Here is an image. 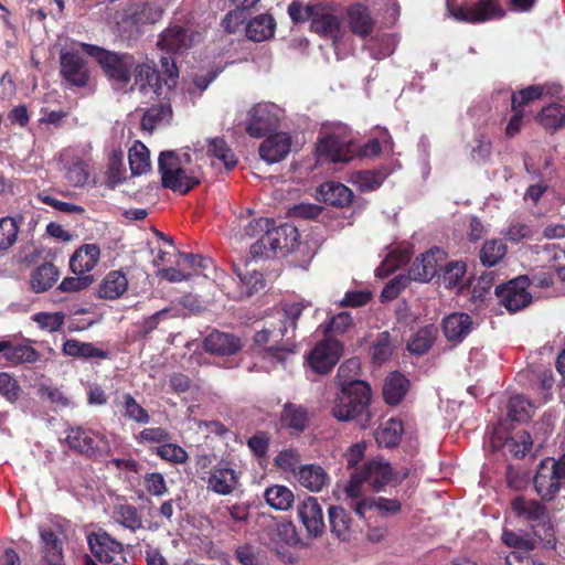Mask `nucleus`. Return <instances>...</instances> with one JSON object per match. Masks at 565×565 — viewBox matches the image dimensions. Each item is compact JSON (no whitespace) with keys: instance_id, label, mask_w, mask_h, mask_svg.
I'll list each match as a JSON object with an SVG mask.
<instances>
[{"instance_id":"1","label":"nucleus","mask_w":565,"mask_h":565,"mask_svg":"<svg viewBox=\"0 0 565 565\" xmlns=\"http://www.w3.org/2000/svg\"><path fill=\"white\" fill-rule=\"evenodd\" d=\"M370 401L371 387L366 382L353 380L342 383L333 402L332 415L340 422L353 419L366 422L370 417Z\"/></svg>"},{"instance_id":"2","label":"nucleus","mask_w":565,"mask_h":565,"mask_svg":"<svg viewBox=\"0 0 565 565\" xmlns=\"http://www.w3.org/2000/svg\"><path fill=\"white\" fill-rule=\"evenodd\" d=\"M311 306L308 301H299L286 305L281 309L275 310L264 320L263 328L257 330L254 337L256 345L275 344L285 337L294 338L297 321L306 307Z\"/></svg>"},{"instance_id":"3","label":"nucleus","mask_w":565,"mask_h":565,"mask_svg":"<svg viewBox=\"0 0 565 565\" xmlns=\"http://www.w3.org/2000/svg\"><path fill=\"white\" fill-rule=\"evenodd\" d=\"M190 156H178L174 151H164L159 157V171L162 185L180 194L188 193L201 181L199 171L189 169Z\"/></svg>"},{"instance_id":"4","label":"nucleus","mask_w":565,"mask_h":565,"mask_svg":"<svg viewBox=\"0 0 565 565\" xmlns=\"http://www.w3.org/2000/svg\"><path fill=\"white\" fill-rule=\"evenodd\" d=\"M78 45L88 56L98 62L115 88H127L136 63L132 55L114 53L87 43Z\"/></svg>"},{"instance_id":"5","label":"nucleus","mask_w":565,"mask_h":565,"mask_svg":"<svg viewBox=\"0 0 565 565\" xmlns=\"http://www.w3.org/2000/svg\"><path fill=\"white\" fill-rule=\"evenodd\" d=\"M57 169L65 181L74 186H84L89 180V150L85 147H67L56 157Z\"/></svg>"},{"instance_id":"6","label":"nucleus","mask_w":565,"mask_h":565,"mask_svg":"<svg viewBox=\"0 0 565 565\" xmlns=\"http://www.w3.org/2000/svg\"><path fill=\"white\" fill-rule=\"evenodd\" d=\"M298 236V230L294 225L285 224L278 227L273 225L250 246V254L253 257H273L277 252L289 253L296 248Z\"/></svg>"},{"instance_id":"7","label":"nucleus","mask_w":565,"mask_h":565,"mask_svg":"<svg viewBox=\"0 0 565 565\" xmlns=\"http://www.w3.org/2000/svg\"><path fill=\"white\" fill-rule=\"evenodd\" d=\"M511 509L518 518L531 524L534 536L547 543L552 541L553 529L541 503L518 497L511 502Z\"/></svg>"},{"instance_id":"8","label":"nucleus","mask_w":565,"mask_h":565,"mask_svg":"<svg viewBox=\"0 0 565 565\" xmlns=\"http://www.w3.org/2000/svg\"><path fill=\"white\" fill-rule=\"evenodd\" d=\"M64 441L71 449L94 457L108 455L111 449L105 435L82 427L68 429Z\"/></svg>"},{"instance_id":"9","label":"nucleus","mask_w":565,"mask_h":565,"mask_svg":"<svg viewBox=\"0 0 565 565\" xmlns=\"http://www.w3.org/2000/svg\"><path fill=\"white\" fill-rule=\"evenodd\" d=\"M284 118V110L271 103L258 104L249 111L246 131L249 136L259 138L278 126Z\"/></svg>"},{"instance_id":"10","label":"nucleus","mask_w":565,"mask_h":565,"mask_svg":"<svg viewBox=\"0 0 565 565\" xmlns=\"http://www.w3.org/2000/svg\"><path fill=\"white\" fill-rule=\"evenodd\" d=\"M342 355V344L338 340L327 338L318 342L307 356L308 365L319 374L333 369Z\"/></svg>"},{"instance_id":"11","label":"nucleus","mask_w":565,"mask_h":565,"mask_svg":"<svg viewBox=\"0 0 565 565\" xmlns=\"http://www.w3.org/2000/svg\"><path fill=\"white\" fill-rule=\"evenodd\" d=\"M93 555L103 564H125L124 546L106 532H95L87 537Z\"/></svg>"},{"instance_id":"12","label":"nucleus","mask_w":565,"mask_h":565,"mask_svg":"<svg viewBox=\"0 0 565 565\" xmlns=\"http://www.w3.org/2000/svg\"><path fill=\"white\" fill-rule=\"evenodd\" d=\"M529 280L526 277L521 276L510 280L505 285L498 286L495 294L501 302L510 312H515L531 302V295L526 290Z\"/></svg>"},{"instance_id":"13","label":"nucleus","mask_w":565,"mask_h":565,"mask_svg":"<svg viewBox=\"0 0 565 565\" xmlns=\"http://www.w3.org/2000/svg\"><path fill=\"white\" fill-rule=\"evenodd\" d=\"M175 267L163 268L159 274L171 282L188 280L193 276L201 275L209 267L211 262L193 254H179Z\"/></svg>"},{"instance_id":"14","label":"nucleus","mask_w":565,"mask_h":565,"mask_svg":"<svg viewBox=\"0 0 565 565\" xmlns=\"http://www.w3.org/2000/svg\"><path fill=\"white\" fill-rule=\"evenodd\" d=\"M317 151L320 157L333 162H341L351 160L358 151V147L348 138L332 132L320 138Z\"/></svg>"},{"instance_id":"15","label":"nucleus","mask_w":565,"mask_h":565,"mask_svg":"<svg viewBox=\"0 0 565 565\" xmlns=\"http://www.w3.org/2000/svg\"><path fill=\"white\" fill-rule=\"evenodd\" d=\"M448 10L456 20L470 23L484 22L504 14L502 8L493 0H481L470 7L454 9L448 4Z\"/></svg>"},{"instance_id":"16","label":"nucleus","mask_w":565,"mask_h":565,"mask_svg":"<svg viewBox=\"0 0 565 565\" xmlns=\"http://www.w3.org/2000/svg\"><path fill=\"white\" fill-rule=\"evenodd\" d=\"M553 458H546L541 461L534 477V487L537 494L543 500H552L561 489L563 480L559 473L555 470Z\"/></svg>"},{"instance_id":"17","label":"nucleus","mask_w":565,"mask_h":565,"mask_svg":"<svg viewBox=\"0 0 565 565\" xmlns=\"http://www.w3.org/2000/svg\"><path fill=\"white\" fill-rule=\"evenodd\" d=\"M78 44H75L71 51L62 52L61 73L70 84L83 87L89 79V72L85 61L78 54L77 47H81Z\"/></svg>"},{"instance_id":"18","label":"nucleus","mask_w":565,"mask_h":565,"mask_svg":"<svg viewBox=\"0 0 565 565\" xmlns=\"http://www.w3.org/2000/svg\"><path fill=\"white\" fill-rule=\"evenodd\" d=\"M445 259L446 253L443 249L438 247L430 248L413 263L408 278L419 282L429 281L437 274Z\"/></svg>"},{"instance_id":"19","label":"nucleus","mask_w":565,"mask_h":565,"mask_svg":"<svg viewBox=\"0 0 565 565\" xmlns=\"http://www.w3.org/2000/svg\"><path fill=\"white\" fill-rule=\"evenodd\" d=\"M311 29L322 36L337 41L341 35V20L332 7L316 4Z\"/></svg>"},{"instance_id":"20","label":"nucleus","mask_w":565,"mask_h":565,"mask_svg":"<svg viewBox=\"0 0 565 565\" xmlns=\"http://www.w3.org/2000/svg\"><path fill=\"white\" fill-rule=\"evenodd\" d=\"M131 76L134 84L129 87L130 92L138 89L140 93H152L156 96L162 94L161 77L152 63H135Z\"/></svg>"},{"instance_id":"21","label":"nucleus","mask_w":565,"mask_h":565,"mask_svg":"<svg viewBox=\"0 0 565 565\" xmlns=\"http://www.w3.org/2000/svg\"><path fill=\"white\" fill-rule=\"evenodd\" d=\"M194 42L193 33L179 25L166 29L157 42L158 47L168 55L181 54L189 50Z\"/></svg>"},{"instance_id":"22","label":"nucleus","mask_w":565,"mask_h":565,"mask_svg":"<svg viewBox=\"0 0 565 565\" xmlns=\"http://www.w3.org/2000/svg\"><path fill=\"white\" fill-rule=\"evenodd\" d=\"M207 489L220 494H232L239 486V475L226 463L215 466L206 480Z\"/></svg>"},{"instance_id":"23","label":"nucleus","mask_w":565,"mask_h":565,"mask_svg":"<svg viewBox=\"0 0 565 565\" xmlns=\"http://www.w3.org/2000/svg\"><path fill=\"white\" fill-rule=\"evenodd\" d=\"M298 516L309 535L319 536L324 529L323 513L318 500L306 498L297 508Z\"/></svg>"},{"instance_id":"24","label":"nucleus","mask_w":565,"mask_h":565,"mask_svg":"<svg viewBox=\"0 0 565 565\" xmlns=\"http://www.w3.org/2000/svg\"><path fill=\"white\" fill-rule=\"evenodd\" d=\"M291 150V138L286 132H277L267 137L259 146V156L267 163L284 160Z\"/></svg>"},{"instance_id":"25","label":"nucleus","mask_w":565,"mask_h":565,"mask_svg":"<svg viewBox=\"0 0 565 565\" xmlns=\"http://www.w3.org/2000/svg\"><path fill=\"white\" fill-rule=\"evenodd\" d=\"M235 274L239 279V284L237 290L227 292L231 298L241 300L264 288L263 275L255 268L248 269V264H245L243 268L236 266Z\"/></svg>"},{"instance_id":"26","label":"nucleus","mask_w":565,"mask_h":565,"mask_svg":"<svg viewBox=\"0 0 565 565\" xmlns=\"http://www.w3.org/2000/svg\"><path fill=\"white\" fill-rule=\"evenodd\" d=\"M472 329V318L463 312L451 313L443 321V331L449 342L460 343Z\"/></svg>"},{"instance_id":"27","label":"nucleus","mask_w":565,"mask_h":565,"mask_svg":"<svg viewBox=\"0 0 565 565\" xmlns=\"http://www.w3.org/2000/svg\"><path fill=\"white\" fill-rule=\"evenodd\" d=\"M204 349L221 356L232 355L242 349V342L233 334L213 331L204 339Z\"/></svg>"},{"instance_id":"28","label":"nucleus","mask_w":565,"mask_h":565,"mask_svg":"<svg viewBox=\"0 0 565 565\" xmlns=\"http://www.w3.org/2000/svg\"><path fill=\"white\" fill-rule=\"evenodd\" d=\"M353 507L354 512L360 518H367L369 513H377L381 515L396 514L401 510V503L394 499L386 498H363L358 501Z\"/></svg>"},{"instance_id":"29","label":"nucleus","mask_w":565,"mask_h":565,"mask_svg":"<svg viewBox=\"0 0 565 565\" xmlns=\"http://www.w3.org/2000/svg\"><path fill=\"white\" fill-rule=\"evenodd\" d=\"M363 480L373 489L381 490L392 481L393 471L388 462L382 459L369 461L360 472Z\"/></svg>"},{"instance_id":"30","label":"nucleus","mask_w":565,"mask_h":565,"mask_svg":"<svg viewBox=\"0 0 565 565\" xmlns=\"http://www.w3.org/2000/svg\"><path fill=\"white\" fill-rule=\"evenodd\" d=\"M206 154L213 166H223L226 170H232L237 164L234 151L221 137L206 140Z\"/></svg>"},{"instance_id":"31","label":"nucleus","mask_w":565,"mask_h":565,"mask_svg":"<svg viewBox=\"0 0 565 565\" xmlns=\"http://www.w3.org/2000/svg\"><path fill=\"white\" fill-rule=\"evenodd\" d=\"M125 17L134 24L154 23L162 17V9L153 1H136L125 10Z\"/></svg>"},{"instance_id":"32","label":"nucleus","mask_w":565,"mask_h":565,"mask_svg":"<svg viewBox=\"0 0 565 565\" xmlns=\"http://www.w3.org/2000/svg\"><path fill=\"white\" fill-rule=\"evenodd\" d=\"M100 249L95 244L79 247L70 259L71 270L75 275H84L94 269L99 259Z\"/></svg>"},{"instance_id":"33","label":"nucleus","mask_w":565,"mask_h":565,"mask_svg":"<svg viewBox=\"0 0 565 565\" xmlns=\"http://www.w3.org/2000/svg\"><path fill=\"white\" fill-rule=\"evenodd\" d=\"M347 17L352 32L359 36H366L372 33L374 20L369 8L362 3L351 4L347 9Z\"/></svg>"},{"instance_id":"34","label":"nucleus","mask_w":565,"mask_h":565,"mask_svg":"<svg viewBox=\"0 0 565 565\" xmlns=\"http://www.w3.org/2000/svg\"><path fill=\"white\" fill-rule=\"evenodd\" d=\"M296 478L301 487L311 492H319L327 484L329 477L324 469L315 463L299 467Z\"/></svg>"},{"instance_id":"35","label":"nucleus","mask_w":565,"mask_h":565,"mask_svg":"<svg viewBox=\"0 0 565 565\" xmlns=\"http://www.w3.org/2000/svg\"><path fill=\"white\" fill-rule=\"evenodd\" d=\"M127 288L128 280L126 276L120 271L113 270L102 280L98 288V295L100 298L113 300L124 295Z\"/></svg>"},{"instance_id":"36","label":"nucleus","mask_w":565,"mask_h":565,"mask_svg":"<svg viewBox=\"0 0 565 565\" xmlns=\"http://www.w3.org/2000/svg\"><path fill=\"white\" fill-rule=\"evenodd\" d=\"M264 499L270 508L277 511H287L292 507L295 495L288 487L273 484L265 489Z\"/></svg>"},{"instance_id":"37","label":"nucleus","mask_w":565,"mask_h":565,"mask_svg":"<svg viewBox=\"0 0 565 565\" xmlns=\"http://www.w3.org/2000/svg\"><path fill=\"white\" fill-rule=\"evenodd\" d=\"M320 198L328 204L344 206L352 200V191L342 183L326 182L319 188Z\"/></svg>"},{"instance_id":"38","label":"nucleus","mask_w":565,"mask_h":565,"mask_svg":"<svg viewBox=\"0 0 565 565\" xmlns=\"http://www.w3.org/2000/svg\"><path fill=\"white\" fill-rule=\"evenodd\" d=\"M275 32V21L268 14H260L252 20L246 25V35L254 42H262L270 39Z\"/></svg>"},{"instance_id":"39","label":"nucleus","mask_w":565,"mask_h":565,"mask_svg":"<svg viewBox=\"0 0 565 565\" xmlns=\"http://www.w3.org/2000/svg\"><path fill=\"white\" fill-rule=\"evenodd\" d=\"M408 380L398 372L392 373L385 380L383 386V396L390 405L398 404L408 390Z\"/></svg>"},{"instance_id":"40","label":"nucleus","mask_w":565,"mask_h":565,"mask_svg":"<svg viewBox=\"0 0 565 565\" xmlns=\"http://www.w3.org/2000/svg\"><path fill=\"white\" fill-rule=\"evenodd\" d=\"M403 434V424L401 420L391 418L384 422L375 433V439L382 447L396 446Z\"/></svg>"},{"instance_id":"41","label":"nucleus","mask_w":565,"mask_h":565,"mask_svg":"<svg viewBox=\"0 0 565 565\" xmlns=\"http://www.w3.org/2000/svg\"><path fill=\"white\" fill-rule=\"evenodd\" d=\"M58 273L53 264L39 266L31 275L30 285L33 291L43 292L56 281Z\"/></svg>"},{"instance_id":"42","label":"nucleus","mask_w":565,"mask_h":565,"mask_svg":"<svg viewBox=\"0 0 565 565\" xmlns=\"http://www.w3.org/2000/svg\"><path fill=\"white\" fill-rule=\"evenodd\" d=\"M561 92L559 85H553L551 87H543L540 85L529 86L519 93L512 94V109L516 110L526 105L527 103L539 99L544 93L555 95Z\"/></svg>"},{"instance_id":"43","label":"nucleus","mask_w":565,"mask_h":565,"mask_svg":"<svg viewBox=\"0 0 565 565\" xmlns=\"http://www.w3.org/2000/svg\"><path fill=\"white\" fill-rule=\"evenodd\" d=\"M63 352L70 356L106 359L108 352L96 348L93 343L81 342L75 339L66 340L63 344Z\"/></svg>"},{"instance_id":"44","label":"nucleus","mask_w":565,"mask_h":565,"mask_svg":"<svg viewBox=\"0 0 565 565\" xmlns=\"http://www.w3.org/2000/svg\"><path fill=\"white\" fill-rule=\"evenodd\" d=\"M437 334L434 326H426L412 335L407 342V350L417 355L425 354L431 348Z\"/></svg>"},{"instance_id":"45","label":"nucleus","mask_w":565,"mask_h":565,"mask_svg":"<svg viewBox=\"0 0 565 565\" xmlns=\"http://www.w3.org/2000/svg\"><path fill=\"white\" fill-rule=\"evenodd\" d=\"M172 118V109L169 105H158L149 108L141 119V128L151 132L153 129L167 125Z\"/></svg>"},{"instance_id":"46","label":"nucleus","mask_w":565,"mask_h":565,"mask_svg":"<svg viewBox=\"0 0 565 565\" xmlns=\"http://www.w3.org/2000/svg\"><path fill=\"white\" fill-rule=\"evenodd\" d=\"M113 520L121 526L135 532L142 526L138 510L129 504H117L113 510Z\"/></svg>"},{"instance_id":"47","label":"nucleus","mask_w":565,"mask_h":565,"mask_svg":"<svg viewBox=\"0 0 565 565\" xmlns=\"http://www.w3.org/2000/svg\"><path fill=\"white\" fill-rule=\"evenodd\" d=\"M128 159L134 175H140L150 170V153L142 142H134L129 149Z\"/></svg>"},{"instance_id":"48","label":"nucleus","mask_w":565,"mask_h":565,"mask_svg":"<svg viewBox=\"0 0 565 565\" xmlns=\"http://www.w3.org/2000/svg\"><path fill=\"white\" fill-rule=\"evenodd\" d=\"M466 264L462 262H451L444 270L441 284L448 289L461 291L466 286Z\"/></svg>"},{"instance_id":"49","label":"nucleus","mask_w":565,"mask_h":565,"mask_svg":"<svg viewBox=\"0 0 565 565\" xmlns=\"http://www.w3.org/2000/svg\"><path fill=\"white\" fill-rule=\"evenodd\" d=\"M328 512L331 531L341 540L349 539L351 531V518L347 511L341 507L332 505L329 508Z\"/></svg>"},{"instance_id":"50","label":"nucleus","mask_w":565,"mask_h":565,"mask_svg":"<svg viewBox=\"0 0 565 565\" xmlns=\"http://www.w3.org/2000/svg\"><path fill=\"white\" fill-rule=\"evenodd\" d=\"M387 177L383 171H354L350 174L349 181L361 191H373L377 189Z\"/></svg>"},{"instance_id":"51","label":"nucleus","mask_w":565,"mask_h":565,"mask_svg":"<svg viewBox=\"0 0 565 565\" xmlns=\"http://www.w3.org/2000/svg\"><path fill=\"white\" fill-rule=\"evenodd\" d=\"M0 353L12 364L33 362L36 360V351L29 345H11L0 342Z\"/></svg>"},{"instance_id":"52","label":"nucleus","mask_w":565,"mask_h":565,"mask_svg":"<svg viewBox=\"0 0 565 565\" xmlns=\"http://www.w3.org/2000/svg\"><path fill=\"white\" fill-rule=\"evenodd\" d=\"M507 250V245L501 239H488L480 250V260L484 266H495L504 258Z\"/></svg>"},{"instance_id":"53","label":"nucleus","mask_w":565,"mask_h":565,"mask_svg":"<svg viewBox=\"0 0 565 565\" xmlns=\"http://www.w3.org/2000/svg\"><path fill=\"white\" fill-rule=\"evenodd\" d=\"M536 536L529 533H516L511 530H503L502 542L513 548V552H530L536 546Z\"/></svg>"},{"instance_id":"54","label":"nucleus","mask_w":565,"mask_h":565,"mask_svg":"<svg viewBox=\"0 0 565 565\" xmlns=\"http://www.w3.org/2000/svg\"><path fill=\"white\" fill-rule=\"evenodd\" d=\"M40 535L44 544L45 562H62V545L57 536L49 527H41Z\"/></svg>"},{"instance_id":"55","label":"nucleus","mask_w":565,"mask_h":565,"mask_svg":"<svg viewBox=\"0 0 565 565\" xmlns=\"http://www.w3.org/2000/svg\"><path fill=\"white\" fill-rule=\"evenodd\" d=\"M539 120L545 128L558 129L565 125V106L559 104L548 105L541 110Z\"/></svg>"},{"instance_id":"56","label":"nucleus","mask_w":565,"mask_h":565,"mask_svg":"<svg viewBox=\"0 0 565 565\" xmlns=\"http://www.w3.org/2000/svg\"><path fill=\"white\" fill-rule=\"evenodd\" d=\"M307 423V413L303 407L286 405L281 413V425L297 431L303 430Z\"/></svg>"},{"instance_id":"57","label":"nucleus","mask_w":565,"mask_h":565,"mask_svg":"<svg viewBox=\"0 0 565 565\" xmlns=\"http://www.w3.org/2000/svg\"><path fill=\"white\" fill-rule=\"evenodd\" d=\"M19 223L14 217L0 218V252L10 248L17 241Z\"/></svg>"},{"instance_id":"58","label":"nucleus","mask_w":565,"mask_h":565,"mask_svg":"<svg viewBox=\"0 0 565 565\" xmlns=\"http://www.w3.org/2000/svg\"><path fill=\"white\" fill-rule=\"evenodd\" d=\"M409 259L408 252L406 249H397L391 252L382 264L376 268V275L379 277H386L401 265L407 263Z\"/></svg>"},{"instance_id":"59","label":"nucleus","mask_w":565,"mask_h":565,"mask_svg":"<svg viewBox=\"0 0 565 565\" xmlns=\"http://www.w3.org/2000/svg\"><path fill=\"white\" fill-rule=\"evenodd\" d=\"M533 404L524 396L516 395L509 402V416L512 420L523 422L531 417Z\"/></svg>"},{"instance_id":"60","label":"nucleus","mask_w":565,"mask_h":565,"mask_svg":"<svg viewBox=\"0 0 565 565\" xmlns=\"http://www.w3.org/2000/svg\"><path fill=\"white\" fill-rule=\"evenodd\" d=\"M32 320L45 331L55 332L58 331L65 320V315L61 311L57 312H38L32 316Z\"/></svg>"},{"instance_id":"61","label":"nucleus","mask_w":565,"mask_h":565,"mask_svg":"<svg viewBox=\"0 0 565 565\" xmlns=\"http://www.w3.org/2000/svg\"><path fill=\"white\" fill-rule=\"evenodd\" d=\"M532 438L526 431H519L505 441V447L516 458L524 457L532 448Z\"/></svg>"},{"instance_id":"62","label":"nucleus","mask_w":565,"mask_h":565,"mask_svg":"<svg viewBox=\"0 0 565 565\" xmlns=\"http://www.w3.org/2000/svg\"><path fill=\"white\" fill-rule=\"evenodd\" d=\"M156 454L163 460L172 463H184L188 460V452L177 444L163 443L157 447Z\"/></svg>"},{"instance_id":"63","label":"nucleus","mask_w":565,"mask_h":565,"mask_svg":"<svg viewBox=\"0 0 565 565\" xmlns=\"http://www.w3.org/2000/svg\"><path fill=\"white\" fill-rule=\"evenodd\" d=\"M122 407L125 416L137 423L147 424L150 419L147 411L140 406L130 394L122 396Z\"/></svg>"},{"instance_id":"64","label":"nucleus","mask_w":565,"mask_h":565,"mask_svg":"<svg viewBox=\"0 0 565 565\" xmlns=\"http://www.w3.org/2000/svg\"><path fill=\"white\" fill-rule=\"evenodd\" d=\"M382 151H393V141L386 131L383 134L381 140L372 139L361 148V154L364 157H374Z\"/></svg>"}]
</instances>
